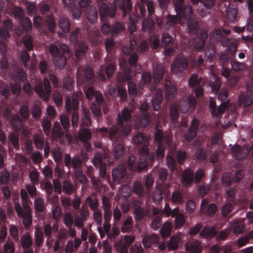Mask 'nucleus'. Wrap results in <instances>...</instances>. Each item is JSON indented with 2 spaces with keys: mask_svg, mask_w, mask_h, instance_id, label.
I'll return each mask as SVG.
<instances>
[{
  "mask_svg": "<svg viewBox=\"0 0 253 253\" xmlns=\"http://www.w3.org/2000/svg\"><path fill=\"white\" fill-rule=\"evenodd\" d=\"M11 11L14 17L19 21L23 30V32H17L18 35H21L24 32H29L32 29V22L29 18L24 16V12L22 8L19 7H14L12 8Z\"/></svg>",
  "mask_w": 253,
  "mask_h": 253,
  "instance_id": "obj_7",
  "label": "nucleus"
},
{
  "mask_svg": "<svg viewBox=\"0 0 253 253\" xmlns=\"http://www.w3.org/2000/svg\"><path fill=\"white\" fill-rule=\"evenodd\" d=\"M10 20H6L3 22L2 27H0V36L2 38L7 39L10 37L9 32L13 30Z\"/></svg>",
  "mask_w": 253,
  "mask_h": 253,
  "instance_id": "obj_35",
  "label": "nucleus"
},
{
  "mask_svg": "<svg viewBox=\"0 0 253 253\" xmlns=\"http://www.w3.org/2000/svg\"><path fill=\"white\" fill-rule=\"evenodd\" d=\"M142 205V203L139 200H134L132 202L134 217L136 221H141L147 215V211L144 209Z\"/></svg>",
  "mask_w": 253,
  "mask_h": 253,
  "instance_id": "obj_22",
  "label": "nucleus"
},
{
  "mask_svg": "<svg viewBox=\"0 0 253 253\" xmlns=\"http://www.w3.org/2000/svg\"><path fill=\"white\" fill-rule=\"evenodd\" d=\"M142 26L144 32L150 33L153 31L154 22L151 18H146L143 20Z\"/></svg>",
  "mask_w": 253,
  "mask_h": 253,
  "instance_id": "obj_54",
  "label": "nucleus"
},
{
  "mask_svg": "<svg viewBox=\"0 0 253 253\" xmlns=\"http://www.w3.org/2000/svg\"><path fill=\"white\" fill-rule=\"evenodd\" d=\"M91 114L89 111L86 109L83 110V115L81 116V126L83 127H88L90 126L92 124L91 119Z\"/></svg>",
  "mask_w": 253,
  "mask_h": 253,
  "instance_id": "obj_40",
  "label": "nucleus"
},
{
  "mask_svg": "<svg viewBox=\"0 0 253 253\" xmlns=\"http://www.w3.org/2000/svg\"><path fill=\"white\" fill-rule=\"evenodd\" d=\"M181 239L177 236H172L167 243L168 248L169 250H175L179 246Z\"/></svg>",
  "mask_w": 253,
  "mask_h": 253,
  "instance_id": "obj_51",
  "label": "nucleus"
},
{
  "mask_svg": "<svg viewBox=\"0 0 253 253\" xmlns=\"http://www.w3.org/2000/svg\"><path fill=\"white\" fill-rule=\"evenodd\" d=\"M93 164L94 166L99 169L100 175L101 177L104 178L106 175V164L103 161L102 154L100 152H96L93 158Z\"/></svg>",
  "mask_w": 253,
  "mask_h": 253,
  "instance_id": "obj_23",
  "label": "nucleus"
},
{
  "mask_svg": "<svg viewBox=\"0 0 253 253\" xmlns=\"http://www.w3.org/2000/svg\"><path fill=\"white\" fill-rule=\"evenodd\" d=\"M142 242L145 248H149L153 245H158L159 238L155 234L145 235L143 237Z\"/></svg>",
  "mask_w": 253,
  "mask_h": 253,
  "instance_id": "obj_33",
  "label": "nucleus"
},
{
  "mask_svg": "<svg viewBox=\"0 0 253 253\" xmlns=\"http://www.w3.org/2000/svg\"><path fill=\"white\" fill-rule=\"evenodd\" d=\"M201 82V78H199L196 74H193L191 75L189 81L188 85L191 88H193L199 84Z\"/></svg>",
  "mask_w": 253,
  "mask_h": 253,
  "instance_id": "obj_62",
  "label": "nucleus"
},
{
  "mask_svg": "<svg viewBox=\"0 0 253 253\" xmlns=\"http://www.w3.org/2000/svg\"><path fill=\"white\" fill-rule=\"evenodd\" d=\"M8 141L11 143L15 149H19V134L16 132H11L8 136Z\"/></svg>",
  "mask_w": 253,
  "mask_h": 253,
  "instance_id": "obj_48",
  "label": "nucleus"
},
{
  "mask_svg": "<svg viewBox=\"0 0 253 253\" xmlns=\"http://www.w3.org/2000/svg\"><path fill=\"white\" fill-rule=\"evenodd\" d=\"M180 17L178 15H168L164 25V28L166 30L175 28L176 24L180 22Z\"/></svg>",
  "mask_w": 253,
  "mask_h": 253,
  "instance_id": "obj_32",
  "label": "nucleus"
},
{
  "mask_svg": "<svg viewBox=\"0 0 253 253\" xmlns=\"http://www.w3.org/2000/svg\"><path fill=\"white\" fill-rule=\"evenodd\" d=\"M133 112L132 109L125 107L121 112V114H118L116 120L117 125L113 126L110 127L109 136L112 141H117L119 132H121L124 135H128L131 132L132 127L130 124H124V122H128L131 120V114Z\"/></svg>",
  "mask_w": 253,
  "mask_h": 253,
  "instance_id": "obj_2",
  "label": "nucleus"
},
{
  "mask_svg": "<svg viewBox=\"0 0 253 253\" xmlns=\"http://www.w3.org/2000/svg\"><path fill=\"white\" fill-rule=\"evenodd\" d=\"M8 121H9L12 127L14 129H20L22 126V120L17 114H12L11 118Z\"/></svg>",
  "mask_w": 253,
  "mask_h": 253,
  "instance_id": "obj_43",
  "label": "nucleus"
},
{
  "mask_svg": "<svg viewBox=\"0 0 253 253\" xmlns=\"http://www.w3.org/2000/svg\"><path fill=\"white\" fill-rule=\"evenodd\" d=\"M79 107V96L77 93L72 94L71 99L69 96H67L65 101V108L67 112L74 111L72 114V125L74 128L78 126L79 116L78 112Z\"/></svg>",
  "mask_w": 253,
  "mask_h": 253,
  "instance_id": "obj_6",
  "label": "nucleus"
},
{
  "mask_svg": "<svg viewBox=\"0 0 253 253\" xmlns=\"http://www.w3.org/2000/svg\"><path fill=\"white\" fill-rule=\"evenodd\" d=\"M65 166L70 170L73 169L74 173H80L82 170L83 162L78 155L71 158L70 154H66L64 159Z\"/></svg>",
  "mask_w": 253,
  "mask_h": 253,
  "instance_id": "obj_12",
  "label": "nucleus"
},
{
  "mask_svg": "<svg viewBox=\"0 0 253 253\" xmlns=\"http://www.w3.org/2000/svg\"><path fill=\"white\" fill-rule=\"evenodd\" d=\"M210 38L217 42H220L223 46H228V49L234 53L237 50V46L230 42L229 38L224 36L222 30L219 29H215L212 32Z\"/></svg>",
  "mask_w": 253,
  "mask_h": 253,
  "instance_id": "obj_8",
  "label": "nucleus"
},
{
  "mask_svg": "<svg viewBox=\"0 0 253 253\" xmlns=\"http://www.w3.org/2000/svg\"><path fill=\"white\" fill-rule=\"evenodd\" d=\"M44 241L43 233L39 227L36 228L35 231V242L37 247L40 248Z\"/></svg>",
  "mask_w": 253,
  "mask_h": 253,
  "instance_id": "obj_46",
  "label": "nucleus"
},
{
  "mask_svg": "<svg viewBox=\"0 0 253 253\" xmlns=\"http://www.w3.org/2000/svg\"><path fill=\"white\" fill-rule=\"evenodd\" d=\"M174 104H171L170 106ZM175 104L178 105V109L179 108L182 113L186 114L189 109L192 112L194 111L197 104V100L193 94H191L188 97L187 99H181L179 101V105L177 103Z\"/></svg>",
  "mask_w": 253,
  "mask_h": 253,
  "instance_id": "obj_15",
  "label": "nucleus"
},
{
  "mask_svg": "<svg viewBox=\"0 0 253 253\" xmlns=\"http://www.w3.org/2000/svg\"><path fill=\"white\" fill-rule=\"evenodd\" d=\"M191 60L192 61V66L193 68H198L203 64L204 59L202 57V55L199 53L193 52L191 55Z\"/></svg>",
  "mask_w": 253,
  "mask_h": 253,
  "instance_id": "obj_45",
  "label": "nucleus"
},
{
  "mask_svg": "<svg viewBox=\"0 0 253 253\" xmlns=\"http://www.w3.org/2000/svg\"><path fill=\"white\" fill-rule=\"evenodd\" d=\"M11 76L12 79L17 83L25 82L27 79L24 70L18 67L13 68Z\"/></svg>",
  "mask_w": 253,
  "mask_h": 253,
  "instance_id": "obj_31",
  "label": "nucleus"
},
{
  "mask_svg": "<svg viewBox=\"0 0 253 253\" xmlns=\"http://www.w3.org/2000/svg\"><path fill=\"white\" fill-rule=\"evenodd\" d=\"M165 74L164 66L161 64H156L154 67L153 77L154 84H157L163 78Z\"/></svg>",
  "mask_w": 253,
  "mask_h": 253,
  "instance_id": "obj_34",
  "label": "nucleus"
},
{
  "mask_svg": "<svg viewBox=\"0 0 253 253\" xmlns=\"http://www.w3.org/2000/svg\"><path fill=\"white\" fill-rule=\"evenodd\" d=\"M139 123L141 126L146 127L151 122V116L148 113H142L139 119Z\"/></svg>",
  "mask_w": 253,
  "mask_h": 253,
  "instance_id": "obj_64",
  "label": "nucleus"
},
{
  "mask_svg": "<svg viewBox=\"0 0 253 253\" xmlns=\"http://www.w3.org/2000/svg\"><path fill=\"white\" fill-rule=\"evenodd\" d=\"M165 89L166 99L168 102H170L176 96L177 91L176 86L172 84L170 81L167 80L164 84Z\"/></svg>",
  "mask_w": 253,
  "mask_h": 253,
  "instance_id": "obj_27",
  "label": "nucleus"
},
{
  "mask_svg": "<svg viewBox=\"0 0 253 253\" xmlns=\"http://www.w3.org/2000/svg\"><path fill=\"white\" fill-rule=\"evenodd\" d=\"M58 25L65 34L69 32L70 22L67 17L63 15L60 16L58 20Z\"/></svg>",
  "mask_w": 253,
  "mask_h": 253,
  "instance_id": "obj_39",
  "label": "nucleus"
},
{
  "mask_svg": "<svg viewBox=\"0 0 253 253\" xmlns=\"http://www.w3.org/2000/svg\"><path fill=\"white\" fill-rule=\"evenodd\" d=\"M194 177L193 170L190 168H186L184 170L181 177V183L183 187L187 188L190 186L193 183Z\"/></svg>",
  "mask_w": 253,
  "mask_h": 253,
  "instance_id": "obj_29",
  "label": "nucleus"
},
{
  "mask_svg": "<svg viewBox=\"0 0 253 253\" xmlns=\"http://www.w3.org/2000/svg\"><path fill=\"white\" fill-rule=\"evenodd\" d=\"M104 44L108 54L113 53L116 48V44L114 39L111 37L106 38L104 41Z\"/></svg>",
  "mask_w": 253,
  "mask_h": 253,
  "instance_id": "obj_52",
  "label": "nucleus"
},
{
  "mask_svg": "<svg viewBox=\"0 0 253 253\" xmlns=\"http://www.w3.org/2000/svg\"><path fill=\"white\" fill-rule=\"evenodd\" d=\"M233 156L239 160L245 159L250 153L253 156V143L249 148H242L239 145H235L231 149Z\"/></svg>",
  "mask_w": 253,
  "mask_h": 253,
  "instance_id": "obj_20",
  "label": "nucleus"
},
{
  "mask_svg": "<svg viewBox=\"0 0 253 253\" xmlns=\"http://www.w3.org/2000/svg\"><path fill=\"white\" fill-rule=\"evenodd\" d=\"M173 42V38L168 33H164L161 38V44L163 47H170Z\"/></svg>",
  "mask_w": 253,
  "mask_h": 253,
  "instance_id": "obj_50",
  "label": "nucleus"
},
{
  "mask_svg": "<svg viewBox=\"0 0 253 253\" xmlns=\"http://www.w3.org/2000/svg\"><path fill=\"white\" fill-rule=\"evenodd\" d=\"M59 46L60 48L55 44H51L49 46V51L55 67L58 69H62L66 65L67 58L65 54L69 53V49L64 43H61Z\"/></svg>",
  "mask_w": 253,
  "mask_h": 253,
  "instance_id": "obj_4",
  "label": "nucleus"
},
{
  "mask_svg": "<svg viewBox=\"0 0 253 253\" xmlns=\"http://www.w3.org/2000/svg\"><path fill=\"white\" fill-rule=\"evenodd\" d=\"M75 50V56L78 60L83 59L88 49L87 44L84 42H80Z\"/></svg>",
  "mask_w": 253,
  "mask_h": 253,
  "instance_id": "obj_36",
  "label": "nucleus"
},
{
  "mask_svg": "<svg viewBox=\"0 0 253 253\" xmlns=\"http://www.w3.org/2000/svg\"><path fill=\"white\" fill-rule=\"evenodd\" d=\"M35 90L41 99L45 101H48L51 93L49 81L45 78L43 80V83H37L35 87Z\"/></svg>",
  "mask_w": 253,
  "mask_h": 253,
  "instance_id": "obj_11",
  "label": "nucleus"
},
{
  "mask_svg": "<svg viewBox=\"0 0 253 253\" xmlns=\"http://www.w3.org/2000/svg\"><path fill=\"white\" fill-rule=\"evenodd\" d=\"M14 209L19 218L23 219V224L26 227L30 226L32 222V213H23L21 205L17 202H14Z\"/></svg>",
  "mask_w": 253,
  "mask_h": 253,
  "instance_id": "obj_24",
  "label": "nucleus"
},
{
  "mask_svg": "<svg viewBox=\"0 0 253 253\" xmlns=\"http://www.w3.org/2000/svg\"><path fill=\"white\" fill-rule=\"evenodd\" d=\"M23 42L26 50H23L21 52V60L25 68L28 67V62L30 61V57L27 51L33 50V38L31 36L23 37Z\"/></svg>",
  "mask_w": 253,
  "mask_h": 253,
  "instance_id": "obj_16",
  "label": "nucleus"
},
{
  "mask_svg": "<svg viewBox=\"0 0 253 253\" xmlns=\"http://www.w3.org/2000/svg\"><path fill=\"white\" fill-rule=\"evenodd\" d=\"M231 227L234 234H240L244 232L245 226L242 221H234L231 223Z\"/></svg>",
  "mask_w": 253,
  "mask_h": 253,
  "instance_id": "obj_49",
  "label": "nucleus"
},
{
  "mask_svg": "<svg viewBox=\"0 0 253 253\" xmlns=\"http://www.w3.org/2000/svg\"><path fill=\"white\" fill-rule=\"evenodd\" d=\"M140 156L137 164L134 167V172H141L144 170L148 166V157L149 156V152L146 147L140 149L138 151Z\"/></svg>",
  "mask_w": 253,
  "mask_h": 253,
  "instance_id": "obj_18",
  "label": "nucleus"
},
{
  "mask_svg": "<svg viewBox=\"0 0 253 253\" xmlns=\"http://www.w3.org/2000/svg\"><path fill=\"white\" fill-rule=\"evenodd\" d=\"M116 64L112 61L106 63L105 70L108 78L112 77L116 69Z\"/></svg>",
  "mask_w": 253,
  "mask_h": 253,
  "instance_id": "obj_53",
  "label": "nucleus"
},
{
  "mask_svg": "<svg viewBox=\"0 0 253 253\" xmlns=\"http://www.w3.org/2000/svg\"><path fill=\"white\" fill-rule=\"evenodd\" d=\"M78 136L82 142L88 141L91 138L92 132L90 129L82 127L79 131Z\"/></svg>",
  "mask_w": 253,
  "mask_h": 253,
  "instance_id": "obj_44",
  "label": "nucleus"
},
{
  "mask_svg": "<svg viewBox=\"0 0 253 253\" xmlns=\"http://www.w3.org/2000/svg\"><path fill=\"white\" fill-rule=\"evenodd\" d=\"M45 24L49 31L51 33L55 32L56 23L52 14H51L47 15L46 17L45 20H43L40 16H36L34 18V26L37 28L42 29L44 27Z\"/></svg>",
  "mask_w": 253,
  "mask_h": 253,
  "instance_id": "obj_10",
  "label": "nucleus"
},
{
  "mask_svg": "<svg viewBox=\"0 0 253 253\" xmlns=\"http://www.w3.org/2000/svg\"><path fill=\"white\" fill-rule=\"evenodd\" d=\"M114 158L117 160L121 161L125 154V148L124 146L121 143L113 144Z\"/></svg>",
  "mask_w": 253,
  "mask_h": 253,
  "instance_id": "obj_37",
  "label": "nucleus"
},
{
  "mask_svg": "<svg viewBox=\"0 0 253 253\" xmlns=\"http://www.w3.org/2000/svg\"><path fill=\"white\" fill-rule=\"evenodd\" d=\"M131 70L129 69H125L124 72L125 79L128 82V91L132 100L138 95L142 93V87L141 86L137 87L135 84L131 81L133 75L130 73Z\"/></svg>",
  "mask_w": 253,
  "mask_h": 253,
  "instance_id": "obj_13",
  "label": "nucleus"
},
{
  "mask_svg": "<svg viewBox=\"0 0 253 253\" xmlns=\"http://www.w3.org/2000/svg\"><path fill=\"white\" fill-rule=\"evenodd\" d=\"M155 129V140L158 145L155 154L157 159H161L164 157L165 147L170 146L172 136L170 133L164 134L162 130L157 127Z\"/></svg>",
  "mask_w": 253,
  "mask_h": 253,
  "instance_id": "obj_5",
  "label": "nucleus"
},
{
  "mask_svg": "<svg viewBox=\"0 0 253 253\" xmlns=\"http://www.w3.org/2000/svg\"><path fill=\"white\" fill-rule=\"evenodd\" d=\"M133 220L131 217H128L124 221L121 230L123 233L129 232L131 230L132 225L133 224Z\"/></svg>",
  "mask_w": 253,
  "mask_h": 253,
  "instance_id": "obj_60",
  "label": "nucleus"
},
{
  "mask_svg": "<svg viewBox=\"0 0 253 253\" xmlns=\"http://www.w3.org/2000/svg\"><path fill=\"white\" fill-rule=\"evenodd\" d=\"M184 0H176L174 2L175 11L180 19L183 18L188 21V29L191 34H195L196 38L193 40L192 44H194V49L196 51H201L205 45L206 39L208 37V34L204 33H199V24L198 21L193 17V8L191 5L186 4L184 7Z\"/></svg>",
  "mask_w": 253,
  "mask_h": 253,
  "instance_id": "obj_1",
  "label": "nucleus"
},
{
  "mask_svg": "<svg viewBox=\"0 0 253 253\" xmlns=\"http://www.w3.org/2000/svg\"><path fill=\"white\" fill-rule=\"evenodd\" d=\"M112 178L114 182L118 184L125 181L127 178L126 167L125 165H120L114 168L112 171Z\"/></svg>",
  "mask_w": 253,
  "mask_h": 253,
  "instance_id": "obj_19",
  "label": "nucleus"
},
{
  "mask_svg": "<svg viewBox=\"0 0 253 253\" xmlns=\"http://www.w3.org/2000/svg\"><path fill=\"white\" fill-rule=\"evenodd\" d=\"M94 75L89 66H86L83 70H78L77 80L78 83L89 85L94 82Z\"/></svg>",
  "mask_w": 253,
  "mask_h": 253,
  "instance_id": "obj_14",
  "label": "nucleus"
},
{
  "mask_svg": "<svg viewBox=\"0 0 253 253\" xmlns=\"http://www.w3.org/2000/svg\"><path fill=\"white\" fill-rule=\"evenodd\" d=\"M85 203L90 208L91 211L98 210V200L97 198H93L91 196H88L85 200Z\"/></svg>",
  "mask_w": 253,
  "mask_h": 253,
  "instance_id": "obj_56",
  "label": "nucleus"
},
{
  "mask_svg": "<svg viewBox=\"0 0 253 253\" xmlns=\"http://www.w3.org/2000/svg\"><path fill=\"white\" fill-rule=\"evenodd\" d=\"M62 187L63 192L68 195H70L75 191L74 185L68 180L64 181Z\"/></svg>",
  "mask_w": 253,
  "mask_h": 253,
  "instance_id": "obj_61",
  "label": "nucleus"
},
{
  "mask_svg": "<svg viewBox=\"0 0 253 253\" xmlns=\"http://www.w3.org/2000/svg\"><path fill=\"white\" fill-rule=\"evenodd\" d=\"M125 29L124 26L120 22H116L112 25V36H116L122 33Z\"/></svg>",
  "mask_w": 253,
  "mask_h": 253,
  "instance_id": "obj_58",
  "label": "nucleus"
},
{
  "mask_svg": "<svg viewBox=\"0 0 253 253\" xmlns=\"http://www.w3.org/2000/svg\"><path fill=\"white\" fill-rule=\"evenodd\" d=\"M132 7L130 0H116L110 6L107 4H102L99 9L101 15L109 14L111 17H113L116 14L117 8L122 11L123 16H125L127 11L131 10Z\"/></svg>",
  "mask_w": 253,
  "mask_h": 253,
  "instance_id": "obj_3",
  "label": "nucleus"
},
{
  "mask_svg": "<svg viewBox=\"0 0 253 253\" xmlns=\"http://www.w3.org/2000/svg\"><path fill=\"white\" fill-rule=\"evenodd\" d=\"M85 94L86 98L89 100H92L93 97L97 103L102 104L104 99L102 94L99 91H94L92 87H89L85 91Z\"/></svg>",
  "mask_w": 253,
  "mask_h": 253,
  "instance_id": "obj_30",
  "label": "nucleus"
},
{
  "mask_svg": "<svg viewBox=\"0 0 253 253\" xmlns=\"http://www.w3.org/2000/svg\"><path fill=\"white\" fill-rule=\"evenodd\" d=\"M239 105L245 107L250 106L253 103V96L242 94L239 97Z\"/></svg>",
  "mask_w": 253,
  "mask_h": 253,
  "instance_id": "obj_42",
  "label": "nucleus"
},
{
  "mask_svg": "<svg viewBox=\"0 0 253 253\" xmlns=\"http://www.w3.org/2000/svg\"><path fill=\"white\" fill-rule=\"evenodd\" d=\"M43 130L46 136L51 134V122L48 118H43L42 122Z\"/></svg>",
  "mask_w": 253,
  "mask_h": 253,
  "instance_id": "obj_59",
  "label": "nucleus"
},
{
  "mask_svg": "<svg viewBox=\"0 0 253 253\" xmlns=\"http://www.w3.org/2000/svg\"><path fill=\"white\" fill-rule=\"evenodd\" d=\"M35 211L38 212H43L45 210L44 201L40 197L36 198L34 201Z\"/></svg>",
  "mask_w": 253,
  "mask_h": 253,
  "instance_id": "obj_57",
  "label": "nucleus"
},
{
  "mask_svg": "<svg viewBox=\"0 0 253 253\" xmlns=\"http://www.w3.org/2000/svg\"><path fill=\"white\" fill-rule=\"evenodd\" d=\"M217 211V206L214 203H210L207 199H203L201 203L200 211L202 214L211 217Z\"/></svg>",
  "mask_w": 253,
  "mask_h": 253,
  "instance_id": "obj_21",
  "label": "nucleus"
},
{
  "mask_svg": "<svg viewBox=\"0 0 253 253\" xmlns=\"http://www.w3.org/2000/svg\"><path fill=\"white\" fill-rule=\"evenodd\" d=\"M169 114L172 124L174 127H178L180 130H183L187 127L188 120L186 117H183L181 118L180 123L178 122L179 112L178 107L177 104H174L170 106Z\"/></svg>",
  "mask_w": 253,
  "mask_h": 253,
  "instance_id": "obj_9",
  "label": "nucleus"
},
{
  "mask_svg": "<svg viewBox=\"0 0 253 253\" xmlns=\"http://www.w3.org/2000/svg\"><path fill=\"white\" fill-rule=\"evenodd\" d=\"M86 14L87 19L91 23H94L96 22L98 13L95 7H90L86 9Z\"/></svg>",
  "mask_w": 253,
  "mask_h": 253,
  "instance_id": "obj_47",
  "label": "nucleus"
},
{
  "mask_svg": "<svg viewBox=\"0 0 253 253\" xmlns=\"http://www.w3.org/2000/svg\"><path fill=\"white\" fill-rule=\"evenodd\" d=\"M186 190L184 189H175L172 193L170 201L175 205H181L184 203V199L187 195Z\"/></svg>",
  "mask_w": 253,
  "mask_h": 253,
  "instance_id": "obj_26",
  "label": "nucleus"
},
{
  "mask_svg": "<svg viewBox=\"0 0 253 253\" xmlns=\"http://www.w3.org/2000/svg\"><path fill=\"white\" fill-rule=\"evenodd\" d=\"M217 232L215 227H205L200 233V236L207 239H211L217 234Z\"/></svg>",
  "mask_w": 253,
  "mask_h": 253,
  "instance_id": "obj_41",
  "label": "nucleus"
},
{
  "mask_svg": "<svg viewBox=\"0 0 253 253\" xmlns=\"http://www.w3.org/2000/svg\"><path fill=\"white\" fill-rule=\"evenodd\" d=\"M149 141V137L141 132H137L132 138V142L134 144L138 146H141V148L140 149L146 147L148 152H149L148 146Z\"/></svg>",
  "mask_w": 253,
  "mask_h": 253,
  "instance_id": "obj_25",
  "label": "nucleus"
},
{
  "mask_svg": "<svg viewBox=\"0 0 253 253\" xmlns=\"http://www.w3.org/2000/svg\"><path fill=\"white\" fill-rule=\"evenodd\" d=\"M189 64L188 59L183 56H178L171 65V72L175 74L183 73Z\"/></svg>",
  "mask_w": 253,
  "mask_h": 253,
  "instance_id": "obj_17",
  "label": "nucleus"
},
{
  "mask_svg": "<svg viewBox=\"0 0 253 253\" xmlns=\"http://www.w3.org/2000/svg\"><path fill=\"white\" fill-rule=\"evenodd\" d=\"M33 244L32 237L29 234L26 233L21 238V245L23 249L30 248Z\"/></svg>",
  "mask_w": 253,
  "mask_h": 253,
  "instance_id": "obj_55",
  "label": "nucleus"
},
{
  "mask_svg": "<svg viewBox=\"0 0 253 253\" xmlns=\"http://www.w3.org/2000/svg\"><path fill=\"white\" fill-rule=\"evenodd\" d=\"M4 253L0 251V253H14L15 248L13 242L8 239L4 244L3 248Z\"/></svg>",
  "mask_w": 253,
  "mask_h": 253,
  "instance_id": "obj_63",
  "label": "nucleus"
},
{
  "mask_svg": "<svg viewBox=\"0 0 253 253\" xmlns=\"http://www.w3.org/2000/svg\"><path fill=\"white\" fill-rule=\"evenodd\" d=\"M186 250L188 253H201L202 246L200 242L198 241H194L186 244Z\"/></svg>",
  "mask_w": 253,
  "mask_h": 253,
  "instance_id": "obj_38",
  "label": "nucleus"
},
{
  "mask_svg": "<svg viewBox=\"0 0 253 253\" xmlns=\"http://www.w3.org/2000/svg\"><path fill=\"white\" fill-rule=\"evenodd\" d=\"M138 56L136 53H132L129 58L128 63L126 62H121L120 65L121 68H123L124 73L125 72V69H129L131 70L130 73L131 75H134L131 68H137V60Z\"/></svg>",
  "mask_w": 253,
  "mask_h": 253,
  "instance_id": "obj_28",
  "label": "nucleus"
}]
</instances>
